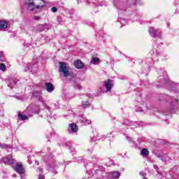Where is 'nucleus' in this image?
<instances>
[{"instance_id":"5701e85b","label":"nucleus","mask_w":179,"mask_h":179,"mask_svg":"<svg viewBox=\"0 0 179 179\" xmlns=\"http://www.w3.org/2000/svg\"><path fill=\"white\" fill-rule=\"evenodd\" d=\"M128 127H130V128H131V129H134V128H138V127H139V124H138V122H129L127 124Z\"/></svg>"},{"instance_id":"c756f323","label":"nucleus","mask_w":179,"mask_h":179,"mask_svg":"<svg viewBox=\"0 0 179 179\" xmlns=\"http://www.w3.org/2000/svg\"><path fill=\"white\" fill-rule=\"evenodd\" d=\"M151 55H152V57H157V55H159V52H157V50H156L155 49H153L151 52H150Z\"/></svg>"},{"instance_id":"aec40b11","label":"nucleus","mask_w":179,"mask_h":179,"mask_svg":"<svg viewBox=\"0 0 179 179\" xmlns=\"http://www.w3.org/2000/svg\"><path fill=\"white\" fill-rule=\"evenodd\" d=\"M73 65L77 69H82V68H83V63L79 59L74 62Z\"/></svg>"},{"instance_id":"58836bf2","label":"nucleus","mask_w":179,"mask_h":179,"mask_svg":"<svg viewBox=\"0 0 179 179\" xmlns=\"http://www.w3.org/2000/svg\"><path fill=\"white\" fill-rule=\"evenodd\" d=\"M43 104L45 108H48V111H51V108H50V107L45 106L44 103H43Z\"/></svg>"},{"instance_id":"c03bdc74","label":"nucleus","mask_w":179,"mask_h":179,"mask_svg":"<svg viewBox=\"0 0 179 179\" xmlns=\"http://www.w3.org/2000/svg\"><path fill=\"white\" fill-rule=\"evenodd\" d=\"M16 99H18V100H22V96H15Z\"/></svg>"},{"instance_id":"6e6d98bb","label":"nucleus","mask_w":179,"mask_h":179,"mask_svg":"<svg viewBox=\"0 0 179 179\" xmlns=\"http://www.w3.org/2000/svg\"><path fill=\"white\" fill-rule=\"evenodd\" d=\"M99 40H101V38H99Z\"/></svg>"},{"instance_id":"39448f33","label":"nucleus","mask_w":179,"mask_h":179,"mask_svg":"<svg viewBox=\"0 0 179 179\" xmlns=\"http://www.w3.org/2000/svg\"><path fill=\"white\" fill-rule=\"evenodd\" d=\"M167 99H169L170 101V105L168 107L169 113H177V110H178V99L173 96H167Z\"/></svg>"},{"instance_id":"7c9ffc66","label":"nucleus","mask_w":179,"mask_h":179,"mask_svg":"<svg viewBox=\"0 0 179 179\" xmlns=\"http://www.w3.org/2000/svg\"><path fill=\"white\" fill-rule=\"evenodd\" d=\"M154 169H155L156 171L158 173L157 177L159 179H162V177H160V173L159 172V167L157 166V165H154Z\"/></svg>"},{"instance_id":"ddd939ff","label":"nucleus","mask_w":179,"mask_h":179,"mask_svg":"<svg viewBox=\"0 0 179 179\" xmlns=\"http://www.w3.org/2000/svg\"><path fill=\"white\" fill-rule=\"evenodd\" d=\"M14 162L15 161L12 159L11 155H8L7 157H3V163H4V164L10 165V164H13Z\"/></svg>"},{"instance_id":"72a5a7b5","label":"nucleus","mask_w":179,"mask_h":179,"mask_svg":"<svg viewBox=\"0 0 179 179\" xmlns=\"http://www.w3.org/2000/svg\"><path fill=\"white\" fill-rule=\"evenodd\" d=\"M0 148L1 149H6L8 148V145L0 143Z\"/></svg>"},{"instance_id":"cd10ccee","label":"nucleus","mask_w":179,"mask_h":179,"mask_svg":"<svg viewBox=\"0 0 179 179\" xmlns=\"http://www.w3.org/2000/svg\"><path fill=\"white\" fill-rule=\"evenodd\" d=\"M0 71H2V72L6 71V66L3 63L0 64Z\"/></svg>"},{"instance_id":"c9c22d12","label":"nucleus","mask_w":179,"mask_h":179,"mask_svg":"<svg viewBox=\"0 0 179 179\" xmlns=\"http://www.w3.org/2000/svg\"><path fill=\"white\" fill-rule=\"evenodd\" d=\"M4 55L3 52H0V61H3Z\"/></svg>"},{"instance_id":"4be33fe9","label":"nucleus","mask_w":179,"mask_h":179,"mask_svg":"<svg viewBox=\"0 0 179 179\" xmlns=\"http://www.w3.org/2000/svg\"><path fill=\"white\" fill-rule=\"evenodd\" d=\"M157 157L161 159V160L162 162H170V160H169V157H167L166 155L159 154V155H157Z\"/></svg>"},{"instance_id":"b1692460","label":"nucleus","mask_w":179,"mask_h":179,"mask_svg":"<svg viewBox=\"0 0 179 179\" xmlns=\"http://www.w3.org/2000/svg\"><path fill=\"white\" fill-rule=\"evenodd\" d=\"M91 64H92V65H99V64H100V59L99 57H92Z\"/></svg>"},{"instance_id":"6ab92c4d","label":"nucleus","mask_w":179,"mask_h":179,"mask_svg":"<svg viewBox=\"0 0 179 179\" xmlns=\"http://www.w3.org/2000/svg\"><path fill=\"white\" fill-rule=\"evenodd\" d=\"M17 83V78H11L8 82V87H13Z\"/></svg>"},{"instance_id":"79ce46f5","label":"nucleus","mask_w":179,"mask_h":179,"mask_svg":"<svg viewBox=\"0 0 179 179\" xmlns=\"http://www.w3.org/2000/svg\"><path fill=\"white\" fill-rule=\"evenodd\" d=\"M96 139H97V137L96 136H94V137H92V142H96Z\"/></svg>"},{"instance_id":"0eeeda50","label":"nucleus","mask_w":179,"mask_h":179,"mask_svg":"<svg viewBox=\"0 0 179 179\" xmlns=\"http://www.w3.org/2000/svg\"><path fill=\"white\" fill-rule=\"evenodd\" d=\"M149 34L151 36V37H153L154 38H156V37H157L158 38H162V31L155 27L150 28Z\"/></svg>"},{"instance_id":"4468645a","label":"nucleus","mask_w":179,"mask_h":179,"mask_svg":"<svg viewBox=\"0 0 179 179\" xmlns=\"http://www.w3.org/2000/svg\"><path fill=\"white\" fill-rule=\"evenodd\" d=\"M9 26V23L6 20H0V31H5L8 27Z\"/></svg>"},{"instance_id":"473e14b6","label":"nucleus","mask_w":179,"mask_h":179,"mask_svg":"<svg viewBox=\"0 0 179 179\" xmlns=\"http://www.w3.org/2000/svg\"><path fill=\"white\" fill-rule=\"evenodd\" d=\"M57 22L59 24H64V20H62L61 17H57Z\"/></svg>"},{"instance_id":"423d86ee","label":"nucleus","mask_w":179,"mask_h":179,"mask_svg":"<svg viewBox=\"0 0 179 179\" xmlns=\"http://www.w3.org/2000/svg\"><path fill=\"white\" fill-rule=\"evenodd\" d=\"M37 63L34 64V60H33L32 63L24 64L23 71L24 72H32V73H36L37 72Z\"/></svg>"},{"instance_id":"603ef678","label":"nucleus","mask_w":179,"mask_h":179,"mask_svg":"<svg viewBox=\"0 0 179 179\" xmlns=\"http://www.w3.org/2000/svg\"><path fill=\"white\" fill-rule=\"evenodd\" d=\"M143 179H148L146 177H144Z\"/></svg>"},{"instance_id":"f3484780","label":"nucleus","mask_w":179,"mask_h":179,"mask_svg":"<svg viewBox=\"0 0 179 179\" xmlns=\"http://www.w3.org/2000/svg\"><path fill=\"white\" fill-rule=\"evenodd\" d=\"M36 29L38 31H45L46 30H48L49 28H48V24H45L38 25Z\"/></svg>"},{"instance_id":"a878e982","label":"nucleus","mask_w":179,"mask_h":179,"mask_svg":"<svg viewBox=\"0 0 179 179\" xmlns=\"http://www.w3.org/2000/svg\"><path fill=\"white\" fill-rule=\"evenodd\" d=\"M141 155L143 157H146V156H149V150L146 148H143L141 151Z\"/></svg>"},{"instance_id":"f03ea898","label":"nucleus","mask_w":179,"mask_h":179,"mask_svg":"<svg viewBox=\"0 0 179 179\" xmlns=\"http://www.w3.org/2000/svg\"><path fill=\"white\" fill-rule=\"evenodd\" d=\"M160 76L157 78V80L159 83H161L159 85H157V87H166L169 90L174 91L177 87H178V84L170 80L167 77V71H165L164 69H161L159 71Z\"/></svg>"},{"instance_id":"09e8293b","label":"nucleus","mask_w":179,"mask_h":179,"mask_svg":"<svg viewBox=\"0 0 179 179\" xmlns=\"http://www.w3.org/2000/svg\"><path fill=\"white\" fill-rule=\"evenodd\" d=\"M151 61H152V62H155V59H152Z\"/></svg>"},{"instance_id":"9b49d317","label":"nucleus","mask_w":179,"mask_h":179,"mask_svg":"<svg viewBox=\"0 0 179 179\" xmlns=\"http://www.w3.org/2000/svg\"><path fill=\"white\" fill-rule=\"evenodd\" d=\"M108 179H119L121 177V173L120 171H112L106 173Z\"/></svg>"},{"instance_id":"2eb2a0df","label":"nucleus","mask_w":179,"mask_h":179,"mask_svg":"<svg viewBox=\"0 0 179 179\" xmlns=\"http://www.w3.org/2000/svg\"><path fill=\"white\" fill-rule=\"evenodd\" d=\"M32 97L37 99L39 101H43V94L41 92L34 91L32 92Z\"/></svg>"},{"instance_id":"393cba45","label":"nucleus","mask_w":179,"mask_h":179,"mask_svg":"<svg viewBox=\"0 0 179 179\" xmlns=\"http://www.w3.org/2000/svg\"><path fill=\"white\" fill-rule=\"evenodd\" d=\"M90 106H92V103H90V101L89 99L83 101V108H89Z\"/></svg>"},{"instance_id":"9d476101","label":"nucleus","mask_w":179,"mask_h":179,"mask_svg":"<svg viewBox=\"0 0 179 179\" xmlns=\"http://www.w3.org/2000/svg\"><path fill=\"white\" fill-rule=\"evenodd\" d=\"M13 170L16 171L18 174H20V177L23 179V175L25 173L24 168H23V165L16 164L15 166H13Z\"/></svg>"},{"instance_id":"f704fd0d","label":"nucleus","mask_w":179,"mask_h":179,"mask_svg":"<svg viewBox=\"0 0 179 179\" xmlns=\"http://www.w3.org/2000/svg\"><path fill=\"white\" fill-rule=\"evenodd\" d=\"M51 10L53 12V13H55L56 12H58V8H57V7H52Z\"/></svg>"},{"instance_id":"49530a36","label":"nucleus","mask_w":179,"mask_h":179,"mask_svg":"<svg viewBox=\"0 0 179 179\" xmlns=\"http://www.w3.org/2000/svg\"><path fill=\"white\" fill-rule=\"evenodd\" d=\"M172 178H173V179L176 178V176L174 175V173H173Z\"/></svg>"},{"instance_id":"37998d69","label":"nucleus","mask_w":179,"mask_h":179,"mask_svg":"<svg viewBox=\"0 0 179 179\" xmlns=\"http://www.w3.org/2000/svg\"><path fill=\"white\" fill-rule=\"evenodd\" d=\"M38 173H43V169L41 168H38L37 170Z\"/></svg>"},{"instance_id":"8fccbe9b","label":"nucleus","mask_w":179,"mask_h":179,"mask_svg":"<svg viewBox=\"0 0 179 179\" xmlns=\"http://www.w3.org/2000/svg\"><path fill=\"white\" fill-rule=\"evenodd\" d=\"M12 177H16V175H13Z\"/></svg>"},{"instance_id":"dca6fc26","label":"nucleus","mask_w":179,"mask_h":179,"mask_svg":"<svg viewBox=\"0 0 179 179\" xmlns=\"http://www.w3.org/2000/svg\"><path fill=\"white\" fill-rule=\"evenodd\" d=\"M87 2L88 5H94L95 6H100V3L97 0H80V2Z\"/></svg>"},{"instance_id":"c85d7f7f","label":"nucleus","mask_w":179,"mask_h":179,"mask_svg":"<svg viewBox=\"0 0 179 179\" xmlns=\"http://www.w3.org/2000/svg\"><path fill=\"white\" fill-rule=\"evenodd\" d=\"M138 107L141 108L140 111L145 112L148 110V106H145L143 104L138 105Z\"/></svg>"},{"instance_id":"f8f14e48","label":"nucleus","mask_w":179,"mask_h":179,"mask_svg":"<svg viewBox=\"0 0 179 179\" xmlns=\"http://www.w3.org/2000/svg\"><path fill=\"white\" fill-rule=\"evenodd\" d=\"M69 134H76L78 132V125L75 123L70 124L68 128Z\"/></svg>"},{"instance_id":"412c9836","label":"nucleus","mask_w":179,"mask_h":179,"mask_svg":"<svg viewBox=\"0 0 179 179\" xmlns=\"http://www.w3.org/2000/svg\"><path fill=\"white\" fill-rule=\"evenodd\" d=\"M17 115L18 120H20V121H24L26 120H29V117H27V115H24V113H22V112H18Z\"/></svg>"},{"instance_id":"7ed1b4c3","label":"nucleus","mask_w":179,"mask_h":179,"mask_svg":"<svg viewBox=\"0 0 179 179\" xmlns=\"http://www.w3.org/2000/svg\"><path fill=\"white\" fill-rule=\"evenodd\" d=\"M25 3L29 10H43L45 8L44 0H25Z\"/></svg>"},{"instance_id":"1a4fd4ad","label":"nucleus","mask_w":179,"mask_h":179,"mask_svg":"<svg viewBox=\"0 0 179 179\" xmlns=\"http://www.w3.org/2000/svg\"><path fill=\"white\" fill-rule=\"evenodd\" d=\"M104 87L106 89L105 93L111 92L113 87H114V81L110 79L106 80L104 83Z\"/></svg>"},{"instance_id":"f257e3e1","label":"nucleus","mask_w":179,"mask_h":179,"mask_svg":"<svg viewBox=\"0 0 179 179\" xmlns=\"http://www.w3.org/2000/svg\"><path fill=\"white\" fill-rule=\"evenodd\" d=\"M141 0H115L113 3L115 8L117 9L119 13V20L118 22L121 24H127L128 22L125 18H122L124 15H128V8L131 6L135 5V3H139Z\"/></svg>"},{"instance_id":"4c0bfd02","label":"nucleus","mask_w":179,"mask_h":179,"mask_svg":"<svg viewBox=\"0 0 179 179\" xmlns=\"http://www.w3.org/2000/svg\"><path fill=\"white\" fill-rule=\"evenodd\" d=\"M34 20H36L37 22H38V20H40L41 17H40V16H35L34 17Z\"/></svg>"},{"instance_id":"3c124183","label":"nucleus","mask_w":179,"mask_h":179,"mask_svg":"<svg viewBox=\"0 0 179 179\" xmlns=\"http://www.w3.org/2000/svg\"><path fill=\"white\" fill-rule=\"evenodd\" d=\"M0 113H2V109H0Z\"/></svg>"},{"instance_id":"864d4df0","label":"nucleus","mask_w":179,"mask_h":179,"mask_svg":"<svg viewBox=\"0 0 179 179\" xmlns=\"http://www.w3.org/2000/svg\"><path fill=\"white\" fill-rule=\"evenodd\" d=\"M24 113H26V111H24V113H22L24 114Z\"/></svg>"},{"instance_id":"a18cd8bd","label":"nucleus","mask_w":179,"mask_h":179,"mask_svg":"<svg viewBox=\"0 0 179 179\" xmlns=\"http://www.w3.org/2000/svg\"><path fill=\"white\" fill-rule=\"evenodd\" d=\"M67 148H69V149H71V145H69L68 143L66 144Z\"/></svg>"},{"instance_id":"2f4dec72","label":"nucleus","mask_w":179,"mask_h":179,"mask_svg":"<svg viewBox=\"0 0 179 179\" xmlns=\"http://www.w3.org/2000/svg\"><path fill=\"white\" fill-rule=\"evenodd\" d=\"M74 88L78 89V90H82V89H83L82 85H80V84H79V83L75 84Z\"/></svg>"},{"instance_id":"ea45409f","label":"nucleus","mask_w":179,"mask_h":179,"mask_svg":"<svg viewBox=\"0 0 179 179\" xmlns=\"http://www.w3.org/2000/svg\"><path fill=\"white\" fill-rule=\"evenodd\" d=\"M38 179H44V175L39 174Z\"/></svg>"},{"instance_id":"6e6552de","label":"nucleus","mask_w":179,"mask_h":179,"mask_svg":"<svg viewBox=\"0 0 179 179\" xmlns=\"http://www.w3.org/2000/svg\"><path fill=\"white\" fill-rule=\"evenodd\" d=\"M59 71L60 73H63L65 77L69 76V71L66 68V63L59 62Z\"/></svg>"},{"instance_id":"a19ab883","label":"nucleus","mask_w":179,"mask_h":179,"mask_svg":"<svg viewBox=\"0 0 179 179\" xmlns=\"http://www.w3.org/2000/svg\"><path fill=\"white\" fill-rule=\"evenodd\" d=\"M55 108H59V103L55 104Z\"/></svg>"},{"instance_id":"de8ad7c7","label":"nucleus","mask_w":179,"mask_h":179,"mask_svg":"<svg viewBox=\"0 0 179 179\" xmlns=\"http://www.w3.org/2000/svg\"><path fill=\"white\" fill-rule=\"evenodd\" d=\"M100 92H103V93H104V91H103V89L100 88Z\"/></svg>"},{"instance_id":"4d7b16f0","label":"nucleus","mask_w":179,"mask_h":179,"mask_svg":"<svg viewBox=\"0 0 179 179\" xmlns=\"http://www.w3.org/2000/svg\"><path fill=\"white\" fill-rule=\"evenodd\" d=\"M0 163H1V159H0Z\"/></svg>"},{"instance_id":"e433bc0d","label":"nucleus","mask_w":179,"mask_h":179,"mask_svg":"<svg viewBox=\"0 0 179 179\" xmlns=\"http://www.w3.org/2000/svg\"><path fill=\"white\" fill-rule=\"evenodd\" d=\"M139 175L141 176V177H146V173H145L144 172H140L139 173Z\"/></svg>"},{"instance_id":"20e7f679","label":"nucleus","mask_w":179,"mask_h":179,"mask_svg":"<svg viewBox=\"0 0 179 179\" xmlns=\"http://www.w3.org/2000/svg\"><path fill=\"white\" fill-rule=\"evenodd\" d=\"M44 161L47 164V169L50 171V173H52L53 174H57L58 171V165L57 164V162H55V159L52 155H46L45 157Z\"/></svg>"},{"instance_id":"bb28decb","label":"nucleus","mask_w":179,"mask_h":179,"mask_svg":"<svg viewBox=\"0 0 179 179\" xmlns=\"http://www.w3.org/2000/svg\"><path fill=\"white\" fill-rule=\"evenodd\" d=\"M81 122L82 124H85V125H90L92 124V121L87 119H82Z\"/></svg>"},{"instance_id":"5fc2aeb1","label":"nucleus","mask_w":179,"mask_h":179,"mask_svg":"<svg viewBox=\"0 0 179 179\" xmlns=\"http://www.w3.org/2000/svg\"><path fill=\"white\" fill-rule=\"evenodd\" d=\"M24 113H26V111H24V113H22L24 114Z\"/></svg>"},{"instance_id":"a211bd4d","label":"nucleus","mask_w":179,"mask_h":179,"mask_svg":"<svg viewBox=\"0 0 179 179\" xmlns=\"http://www.w3.org/2000/svg\"><path fill=\"white\" fill-rule=\"evenodd\" d=\"M45 89L48 93H51L54 92V85L51 83H46L45 84Z\"/></svg>"}]
</instances>
